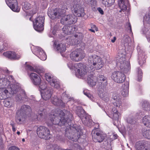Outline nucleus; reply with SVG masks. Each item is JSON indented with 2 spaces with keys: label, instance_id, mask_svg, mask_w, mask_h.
<instances>
[{
  "label": "nucleus",
  "instance_id": "59",
  "mask_svg": "<svg viewBox=\"0 0 150 150\" xmlns=\"http://www.w3.org/2000/svg\"><path fill=\"white\" fill-rule=\"evenodd\" d=\"M97 10L102 15L104 14V12L103 9L100 7H98L97 8Z\"/></svg>",
  "mask_w": 150,
  "mask_h": 150
},
{
  "label": "nucleus",
  "instance_id": "17",
  "mask_svg": "<svg viewBox=\"0 0 150 150\" xmlns=\"http://www.w3.org/2000/svg\"><path fill=\"white\" fill-rule=\"evenodd\" d=\"M148 142L145 141H141L136 143L135 147L137 150H149Z\"/></svg>",
  "mask_w": 150,
  "mask_h": 150
},
{
  "label": "nucleus",
  "instance_id": "47",
  "mask_svg": "<svg viewBox=\"0 0 150 150\" xmlns=\"http://www.w3.org/2000/svg\"><path fill=\"white\" fill-rule=\"evenodd\" d=\"M41 81V79L40 77H38L36 79L32 81V83L35 85H38L40 84Z\"/></svg>",
  "mask_w": 150,
  "mask_h": 150
},
{
  "label": "nucleus",
  "instance_id": "40",
  "mask_svg": "<svg viewBox=\"0 0 150 150\" xmlns=\"http://www.w3.org/2000/svg\"><path fill=\"white\" fill-rule=\"evenodd\" d=\"M66 136L68 138L71 140L73 141H76L78 139L79 137L78 133L75 134V135H74L73 136H69L67 134V131H66Z\"/></svg>",
  "mask_w": 150,
  "mask_h": 150
},
{
  "label": "nucleus",
  "instance_id": "45",
  "mask_svg": "<svg viewBox=\"0 0 150 150\" xmlns=\"http://www.w3.org/2000/svg\"><path fill=\"white\" fill-rule=\"evenodd\" d=\"M84 94L88 97L92 101H95V99L93 96L89 93L88 91L87 90H84L83 91Z\"/></svg>",
  "mask_w": 150,
  "mask_h": 150
},
{
  "label": "nucleus",
  "instance_id": "64",
  "mask_svg": "<svg viewBox=\"0 0 150 150\" xmlns=\"http://www.w3.org/2000/svg\"><path fill=\"white\" fill-rule=\"evenodd\" d=\"M146 38L149 41H150V35H148L147 34L146 35Z\"/></svg>",
  "mask_w": 150,
  "mask_h": 150
},
{
  "label": "nucleus",
  "instance_id": "33",
  "mask_svg": "<svg viewBox=\"0 0 150 150\" xmlns=\"http://www.w3.org/2000/svg\"><path fill=\"white\" fill-rule=\"evenodd\" d=\"M87 77L88 84L92 87L95 86L96 84V78L91 74L89 75Z\"/></svg>",
  "mask_w": 150,
  "mask_h": 150
},
{
  "label": "nucleus",
  "instance_id": "21",
  "mask_svg": "<svg viewBox=\"0 0 150 150\" xmlns=\"http://www.w3.org/2000/svg\"><path fill=\"white\" fill-rule=\"evenodd\" d=\"M113 100V104L116 107L115 108L118 110H121L122 109V103L121 101V98L119 95L115 94L113 95L112 98Z\"/></svg>",
  "mask_w": 150,
  "mask_h": 150
},
{
  "label": "nucleus",
  "instance_id": "7",
  "mask_svg": "<svg viewBox=\"0 0 150 150\" xmlns=\"http://www.w3.org/2000/svg\"><path fill=\"white\" fill-rule=\"evenodd\" d=\"M71 4L72 12L76 17H83L85 15L84 8L80 5V0H72Z\"/></svg>",
  "mask_w": 150,
  "mask_h": 150
},
{
  "label": "nucleus",
  "instance_id": "58",
  "mask_svg": "<svg viewBox=\"0 0 150 150\" xmlns=\"http://www.w3.org/2000/svg\"><path fill=\"white\" fill-rule=\"evenodd\" d=\"M108 0H102V3L105 6H108Z\"/></svg>",
  "mask_w": 150,
  "mask_h": 150
},
{
  "label": "nucleus",
  "instance_id": "22",
  "mask_svg": "<svg viewBox=\"0 0 150 150\" xmlns=\"http://www.w3.org/2000/svg\"><path fill=\"white\" fill-rule=\"evenodd\" d=\"M105 87L100 88L98 89V94L100 97L104 100L108 101L110 98V94L105 91Z\"/></svg>",
  "mask_w": 150,
  "mask_h": 150
},
{
  "label": "nucleus",
  "instance_id": "62",
  "mask_svg": "<svg viewBox=\"0 0 150 150\" xmlns=\"http://www.w3.org/2000/svg\"><path fill=\"white\" fill-rule=\"evenodd\" d=\"M11 125L12 126V129L13 131L14 132H15L16 129V128L15 127L14 125L13 124H11Z\"/></svg>",
  "mask_w": 150,
  "mask_h": 150
},
{
  "label": "nucleus",
  "instance_id": "14",
  "mask_svg": "<svg viewBox=\"0 0 150 150\" xmlns=\"http://www.w3.org/2000/svg\"><path fill=\"white\" fill-rule=\"evenodd\" d=\"M111 78L115 82L119 83H123L125 79V75L118 71L113 72L112 74Z\"/></svg>",
  "mask_w": 150,
  "mask_h": 150
},
{
  "label": "nucleus",
  "instance_id": "19",
  "mask_svg": "<svg viewBox=\"0 0 150 150\" xmlns=\"http://www.w3.org/2000/svg\"><path fill=\"white\" fill-rule=\"evenodd\" d=\"M77 30V28L74 26L65 25L62 28V33H64L63 35L64 36L66 35L71 34L75 33Z\"/></svg>",
  "mask_w": 150,
  "mask_h": 150
},
{
  "label": "nucleus",
  "instance_id": "52",
  "mask_svg": "<svg viewBox=\"0 0 150 150\" xmlns=\"http://www.w3.org/2000/svg\"><path fill=\"white\" fill-rule=\"evenodd\" d=\"M74 40L73 39L72 37H69L67 39L68 44L70 45H75L76 44V43H75V42H74Z\"/></svg>",
  "mask_w": 150,
  "mask_h": 150
},
{
  "label": "nucleus",
  "instance_id": "1",
  "mask_svg": "<svg viewBox=\"0 0 150 150\" xmlns=\"http://www.w3.org/2000/svg\"><path fill=\"white\" fill-rule=\"evenodd\" d=\"M55 113L52 112L51 114H49L45 118L46 123L49 126L52 124L58 125L61 126L65 125L67 123L70 125V122L73 119L72 114L68 111L66 112V115L61 110H55Z\"/></svg>",
  "mask_w": 150,
  "mask_h": 150
},
{
  "label": "nucleus",
  "instance_id": "48",
  "mask_svg": "<svg viewBox=\"0 0 150 150\" xmlns=\"http://www.w3.org/2000/svg\"><path fill=\"white\" fill-rule=\"evenodd\" d=\"M138 73V81H140L142 80V73L141 69L140 68H137Z\"/></svg>",
  "mask_w": 150,
  "mask_h": 150
},
{
  "label": "nucleus",
  "instance_id": "24",
  "mask_svg": "<svg viewBox=\"0 0 150 150\" xmlns=\"http://www.w3.org/2000/svg\"><path fill=\"white\" fill-rule=\"evenodd\" d=\"M52 103L56 106H60L61 107L64 106V103L62 102L60 98L58 97L57 95L53 96L51 99Z\"/></svg>",
  "mask_w": 150,
  "mask_h": 150
},
{
  "label": "nucleus",
  "instance_id": "26",
  "mask_svg": "<svg viewBox=\"0 0 150 150\" xmlns=\"http://www.w3.org/2000/svg\"><path fill=\"white\" fill-rule=\"evenodd\" d=\"M26 69L28 70L36 72L40 75H42L41 74L45 72V70L42 67H38L35 68L29 65H27Z\"/></svg>",
  "mask_w": 150,
  "mask_h": 150
},
{
  "label": "nucleus",
  "instance_id": "11",
  "mask_svg": "<svg viewBox=\"0 0 150 150\" xmlns=\"http://www.w3.org/2000/svg\"><path fill=\"white\" fill-rule=\"evenodd\" d=\"M13 77L12 76H9L6 78H0V88H4L9 87H11L13 85Z\"/></svg>",
  "mask_w": 150,
  "mask_h": 150
},
{
  "label": "nucleus",
  "instance_id": "4",
  "mask_svg": "<svg viewBox=\"0 0 150 150\" xmlns=\"http://www.w3.org/2000/svg\"><path fill=\"white\" fill-rule=\"evenodd\" d=\"M88 67L91 70L94 68L98 70L102 68L103 64L100 57L94 54L89 57L88 59Z\"/></svg>",
  "mask_w": 150,
  "mask_h": 150
},
{
  "label": "nucleus",
  "instance_id": "42",
  "mask_svg": "<svg viewBox=\"0 0 150 150\" xmlns=\"http://www.w3.org/2000/svg\"><path fill=\"white\" fill-rule=\"evenodd\" d=\"M143 108L146 110H150V106L149 102L146 100H143L142 102Z\"/></svg>",
  "mask_w": 150,
  "mask_h": 150
},
{
  "label": "nucleus",
  "instance_id": "57",
  "mask_svg": "<svg viewBox=\"0 0 150 150\" xmlns=\"http://www.w3.org/2000/svg\"><path fill=\"white\" fill-rule=\"evenodd\" d=\"M91 4L92 6H96L97 5V2L96 0H91Z\"/></svg>",
  "mask_w": 150,
  "mask_h": 150
},
{
  "label": "nucleus",
  "instance_id": "63",
  "mask_svg": "<svg viewBox=\"0 0 150 150\" xmlns=\"http://www.w3.org/2000/svg\"><path fill=\"white\" fill-rule=\"evenodd\" d=\"M116 38L115 37H114L113 38V39H112L111 40V41L112 43H114L115 41L116 40Z\"/></svg>",
  "mask_w": 150,
  "mask_h": 150
},
{
  "label": "nucleus",
  "instance_id": "20",
  "mask_svg": "<svg viewBox=\"0 0 150 150\" xmlns=\"http://www.w3.org/2000/svg\"><path fill=\"white\" fill-rule=\"evenodd\" d=\"M10 91L11 93V88L9 87L5 88H0V99L4 100L8 98L10 94Z\"/></svg>",
  "mask_w": 150,
  "mask_h": 150
},
{
  "label": "nucleus",
  "instance_id": "9",
  "mask_svg": "<svg viewBox=\"0 0 150 150\" xmlns=\"http://www.w3.org/2000/svg\"><path fill=\"white\" fill-rule=\"evenodd\" d=\"M93 141L95 142H102L106 137V134L100 131L99 129L95 128L91 132Z\"/></svg>",
  "mask_w": 150,
  "mask_h": 150
},
{
  "label": "nucleus",
  "instance_id": "49",
  "mask_svg": "<svg viewBox=\"0 0 150 150\" xmlns=\"http://www.w3.org/2000/svg\"><path fill=\"white\" fill-rule=\"evenodd\" d=\"M39 85L40 88L42 90V91H44L45 89L47 88V87L46 83L45 82H42L41 81Z\"/></svg>",
  "mask_w": 150,
  "mask_h": 150
},
{
  "label": "nucleus",
  "instance_id": "34",
  "mask_svg": "<svg viewBox=\"0 0 150 150\" xmlns=\"http://www.w3.org/2000/svg\"><path fill=\"white\" fill-rule=\"evenodd\" d=\"M142 122L144 125L150 128V115H146L144 116Z\"/></svg>",
  "mask_w": 150,
  "mask_h": 150
},
{
  "label": "nucleus",
  "instance_id": "12",
  "mask_svg": "<svg viewBox=\"0 0 150 150\" xmlns=\"http://www.w3.org/2000/svg\"><path fill=\"white\" fill-rule=\"evenodd\" d=\"M33 47V48H31L33 53L41 60H45L47 59V55L43 49L39 47Z\"/></svg>",
  "mask_w": 150,
  "mask_h": 150
},
{
  "label": "nucleus",
  "instance_id": "37",
  "mask_svg": "<svg viewBox=\"0 0 150 150\" xmlns=\"http://www.w3.org/2000/svg\"><path fill=\"white\" fill-rule=\"evenodd\" d=\"M126 120L127 122L131 124H135L137 122V120L132 115H129L128 117L127 118Z\"/></svg>",
  "mask_w": 150,
  "mask_h": 150
},
{
  "label": "nucleus",
  "instance_id": "2",
  "mask_svg": "<svg viewBox=\"0 0 150 150\" xmlns=\"http://www.w3.org/2000/svg\"><path fill=\"white\" fill-rule=\"evenodd\" d=\"M68 9V8L65 6L62 8L49 9L47 14L52 19L61 18V23L62 24L70 25L76 22L77 18L74 14L65 15L66 10Z\"/></svg>",
  "mask_w": 150,
  "mask_h": 150
},
{
  "label": "nucleus",
  "instance_id": "54",
  "mask_svg": "<svg viewBox=\"0 0 150 150\" xmlns=\"http://www.w3.org/2000/svg\"><path fill=\"white\" fill-rule=\"evenodd\" d=\"M126 28L129 30V32H132L131 25L129 22H128L126 23Z\"/></svg>",
  "mask_w": 150,
  "mask_h": 150
},
{
  "label": "nucleus",
  "instance_id": "15",
  "mask_svg": "<svg viewBox=\"0 0 150 150\" xmlns=\"http://www.w3.org/2000/svg\"><path fill=\"white\" fill-rule=\"evenodd\" d=\"M46 80L49 82L51 86L57 89L60 88L59 81L57 79L52 78L49 74H46L45 75Z\"/></svg>",
  "mask_w": 150,
  "mask_h": 150
},
{
  "label": "nucleus",
  "instance_id": "35",
  "mask_svg": "<svg viewBox=\"0 0 150 150\" xmlns=\"http://www.w3.org/2000/svg\"><path fill=\"white\" fill-rule=\"evenodd\" d=\"M137 50L138 52V59L139 60V64L141 65L142 64V61L141 59L144 57V52L143 51L140 49V47L139 46H137Z\"/></svg>",
  "mask_w": 150,
  "mask_h": 150
},
{
  "label": "nucleus",
  "instance_id": "16",
  "mask_svg": "<svg viewBox=\"0 0 150 150\" xmlns=\"http://www.w3.org/2000/svg\"><path fill=\"white\" fill-rule=\"evenodd\" d=\"M5 1L6 4L13 11L17 12L20 11V8L16 0H5Z\"/></svg>",
  "mask_w": 150,
  "mask_h": 150
},
{
  "label": "nucleus",
  "instance_id": "56",
  "mask_svg": "<svg viewBox=\"0 0 150 150\" xmlns=\"http://www.w3.org/2000/svg\"><path fill=\"white\" fill-rule=\"evenodd\" d=\"M8 150H20V149L18 147L13 146L10 147Z\"/></svg>",
  "mask_w": 150,
  "mask_h": 150
},
{
  "label": "nucleus",
  "instance_id": "60",
  "mask_svg": "<svg viewBox=\"0 0 150 150\" xmlns=\"http://www.w3.org/2000/svg\"><path fill=\"white\" fill-rule=\"evenodd\" d=\"M3 48L1 49V52H2V51L3 50H4V49L6 50L7 49V46L8 45L6 43H4L3 44Z\"/></svg>",
  "mask_w": 150,
  "mask_h": 150
},
{
  "label": "nucleus",
  "instance_id": "36",
  "mask_svg": "<svg viewBox=\"0 0 150 150\" xmlns=\"http://www.w3.org/2000/svg\"><path fill=\"white\" fill-rule=\"evenodd\" d=\"M4 103V106L8 108H10L13 106L14 104L13 100L11 99L5 100Z\"/></svg>",
  "mask_w": 150,
  "mask_h": 150
},
{
  "label": "nucleus",
  "instance_id": "5",
  "mask_svg": "<svg viewBox=\"0 0 150 150\" xmlns=\"http://www.w3.org/2000/svg\"><path fill=\"white\" fill-rule=\"evenodd\" d=\"M122 53L120 52L119 53L120 58L117 62V64L119 67L121 71L125 73H127L130 69V64L128 61H125V52L124 50Z\"/></svg>",
  "mask_w": 150,
  "mask_h": 150
},
{
  "label": "nucleus",
  "instance_id": "30",
  "mask_svg": "<svg viewBox=\"0 0 150 150\" xmlns=\"http://www.w3.org/2000/svg\"><path fill=\"white\" fill-rule=\"evenodd\" d=\"M21 113L23 115H28L31 111L30 107L28 105H22L20 110Z\"/></svg>",
  "mask_w": 150,
  "mask_h": 150
},
{
  "label": "nucleus",
  "instance_id": "27",
  "mask_svg": "<svg viewBox=\"0 0 150 150\" xmlns=\"http://www.w3.org/2000/svg\"><path fill=\"white\" fill-rule=\"evenodd\" d=\"M97 81L99 84V87L98 89L100 88H105L107 85L106 78L104 77L103 75H100L97 78Z\"/></svg>",
  "mask_w": 150,
  "mask_h": 150
},
{
  "label": "nucleus",
  "instance_id": "41",
  "mask_svg": "<svg viewBox=\"0 0 150 150\" xmlns=\"http://www.w3.org/2000/svg\"><path fill=\"white\" fill-rule=\"evenodd\" d=\"M61 99L62 100V102L64 103V104H65V103H67L69 101H70L71 100L70 97L65 93L62 94V96L61 97Z\"/></svg>",
  "mask_w": 150,
  "mask_h": 150
},
{
  "label": "nucleus",
  "instance_id": "8",
  "mask_svg": "<svg viewBox=\"0 0 150 150\" xmlns=\"http://www.w3.org/2000/svg\"><path fill=\"white\" fill-rule=\"evenodd\" d=\"M37 133L40 138L46 140L50 139L51 137L49 129L43 126H40L37 128Z\"/></svg>",
  "mask_w": 150,
  "mask_h": 150
},
{
  "label": "nucleus",
  "instance_id": "10",
  "mask_svg": "<svg viewBox=\"0 0 150 150\" xmlns=\"http://www.w3.org/2000/svg\"><path fill=\"white\" fill-rule=\"evenodd\" d=\"M45 18L42 16H40L36 18L33 21V28L35 30L40 32L44 29L43 24Z\"/></svg>",
  "mask_w": 150,
  "mask_h": 150
},
{
  "label": "nucleus",
  "instance_id": "46",
  "mask_svg": "<svg viewBox=\"0 0 150 150\" xmlns=\"http://www.w3.org/2000/svg\"><path fill=\"white\" fill-rule=\"evenodd\" d=\"M58 146L56 144H54V145L50 144L48 145L47 146V149H49V150H57L58 149Z\"/></svg>",
  "mask_w": 150,
  "mask_h": 150
},
{
  "label": "nucleus",
  "instance_id": "13",
  "mask_svg": "<svg viewBox=\"0 0 150 150\" xmlns=\"http://www.w3.org/2000/svg\"><path fill=\"white\" fill-rule=\"evenodd\" d=\"M82 52L81 50H79L72 51L70 55L71 59L75 62L81 61L84 57V55Z\"/></svg>",
  "mask_w": 150,
  "mask_h": 150
},
{
  "label": "nucleus",
  "instance_id": "51",
  "mask_svg": "<svg viewBox=\"0 0 150 150\" xmlns=\"http://www.w3.org/2000/svg\"><path fill=\"white\" fill-rule=\"evenodd\" d=\"M29 76L31 81L34 80V79L38 78V77H40V76L37 74L35 73H31L30 74Z\"/></svg>",
  "mask_w": 150,
  "mask_h": 150
},
{
  "label": "nucleus",
  "instance_id": "39",
  "mask_svg": "<svg viewBox=\"0 0 150 150\" xmlns=\"http://www.w3.org/2000/svg\"><path fill=\"white\" fill-rule=\"evenodd\" d=\"M143 136L145 138L150 139V130H147L144 128L142 130Z\"/></svg>",
  "mask_w": 150,
  "mask_h": 150
},
{
  "label": "nucleus",
  "instance_id": "25",
  "mask_svg": "<svg viewBox=\"0 0 150 150\" xmlns=\"http://www.w3.org/2000/svg\"><path fill=\"white\" fill-rule=\"evenodd\" d=\"M3 55L8 58L13 59H18L21 57V55L16 54L14 52L11 51L4 52Z\"/></svg>",
  "mask_w": 150,
  "mask_h": 150
},
{
  "label": "nucleus",
  "instance_id": "23",
  "mask_svg": "<svg viewBox=\"0 0 150 150\" xmlns=\"http://www.w3.org/2000/svg\"><path fill=\"white\" fill-rule=\"evenodd\" d=\"M82 115H81L80 117L83 123L89 127H91L93 125L94 123L90 118V116L85 113Z\"/></svg>",
  "mask_w": 150,
  "mask_h": 150
},
{
  "label": "nucleus",
  "instance_id": "31",
  "mask_svg": "<svg viewBox=\"0 0 150 150\" xmlns=\"http://www.w3.org/2000/svg\"><path fill=\"white\" fill-rule=\"evenodd\" d=\"M129 84V82L126 81L122 86V90L121 91V94L123 97H126L128 95Z\"/></svg>",
  "mask_w": 150,
  "mask_h": 150
},
{
  "label": "nucleus",
  "instance_id": "55",
  "mask_svg": "<svg viewBox=\"0 0 150 150\" xmlns=\"http://www.w3.org/2000/svg\"><path fill=\"white\" fill-rule=\"evenodd\" d=\"M115 0H108V6H110L113 5Z\"/></svg>",
  "mask_w": 150,
  "mask_h": 150
},
{
  "label": "nucleus",
  "instance_id": "53",
  "mask_svg": "<svg viewBox=\"0 0 150 150\" xmlns=\"http://www.w3.org/2000/svg\"><path fill=\"white\" fill-rule=\"evenodd\" d=\"M73 64V63L72 61H70L67 63V65L69 68L71 69H74V65Z\"/></svg>",
  "mask_w": 150,
  "mask_h": 150
},
{
  "label": "nucleus",
  "instance_id": "18",
  "mask_svg": "<svg viewBox=\"0 0 150 150\" xmlns=\"http://www.w3.org/2000/svg\"><path fill=\"white\" fill-rule=\"evenodd\" d=\"M40 92L42 98L45 100H49L53 93L52 88L49 87L47 88L44 91H41Z\"/></svg>",
  "mask_w": 150,
  "mask_h": 150
},
{
  "label": "nucleus",
  "instance_id": "50",
  "mask_svg": "<svg viewBox=\"0 0 150 150\" xmlns=\"http://www.w3.org/2000/svg\"><path fill=\"white\" fill-rule=\"evenodd\" d=\"M45 109H40V110L39 111L38 113V115L37 116V119L38 120H41V117H42L43 115V113L44 112Z\"/></svg>",
  "mask_w": 150,
  "mask_h": 150
},
{
  "label": "nucleus",
  "instance_id": "29",
  "mask_svg": "<svg viewBox=\"0 0 150 150\" xmlns=\"http://www.w3.org/2000/svg\"><path fill=\"white\" fill-rule=\"evenodd\" d=\"M118 4L121 9L120 12L124 11L127 9L128 5V0H119Z\"/></svg>",
  "mask_w": 150,
  "mask_h": 150
},
{
  "label": "nucleus",
  "instance_id": "43",
  "mask_svg": "<svg viewBox=\"0 0 150 150\" xmlns=\"http://www.w3.org/2000/svg\"><path fill=\"white\" fill-rule=\"evenodd\" d=\"M22 8L24 11L26 10L30 9L32 7V6L29 3L27 2H24L22 4Z\"/></svg>",
  "mask_w": 150,
  "mask_h": 150
},
{
  "label": "nucleus",
  "instance_id": "32",
  "mask_svg": "<svg viewBox=\"0 0 150 150\" xmlns=\"http://www.w3.org/2000/svg\"><path fill=\"white\" fill-rule=\"evenodd\" d=\"M119 110H118L115 107H113L112 108V112L113 114L112 119L115 121H117L119 119H120L121 117V114L118 112Z\"/></svg>",
  "mask_w": 150,
  "mask_h": 150
},
{
  "label": "nucleus",
  "instance_id": "44",
  "mask_svg": "<svg viewBox=\"0 0 150 150\" xmlns=\"http://www.w3.org/2000/svg\"><path fill=\"white\" fill-rule=\"evenodd\" d=\"M143 22L144 24L147 23L150 24V13L146 14L144 16Z\"/></svg>",
  "mask_w": 150,
  "mask_h": 150
},
{
  "label": "nucleus",
  "instance_id": "28",
  "mask_svg": "<svg viewBox=\"0 0 150 150\" xmlns=\"http://www.w3.org/2000/svg\"><path fill=\"white\" fill-rule=\"evenodd\" d=\"M54 49L60 52L61 54L65 52L66 49L65 45L64 43L57 44V42H55L54 43Z\"/></svg>",
  "mask_w": 150,
  "mask_h": 150
},
{
  "label": "nucleus",
  "instance_id": "3",
  "mask_svg": "<svg viewBox=\"0 0 150 150\" xmlns=\"http://www.w3.org/2000/svg\"><path fill=\"white\" fill-rule=\"evenodd\" d=\"M11 93L17 94L16 100L17 103L19 104L27 100L28 97L24 91L21 89L20 84L16 83L13 85L11 87Z\"/></svg>",
  "mask_w": 150,
  "mask_h": 150
},
{
  "label": "nucleus",
  "instance_id": "38",
  "mask_svg": "<svg viewBox=\"0 0 150 150\" xmlns=\"http://www.w3.org/2000/svg\"><path fill=\"white\" fill-rule=\"evenodd\" d=\"M24 115L23 114L21 113L20 112L18 111L16 113V121L18 123H20L21 119Z\"/></svg>",
  "mask_w": 150,
  "mask_h": 150
},
{
  "label": "nucleus",
  "instance_id": "61",
  "mask_svg": "<svg viewBox=\"0 0 150 150\" xmlns=\"http://www.w3.org/2000/svg\"><path fill=\"white\" fill-rule=\"evenodd\" d=\"M3 72L7 73L10 74V71H9L7 69L5 68L2 70Z\"/></svg>",
  "mask_w": 150,
  "mask_h": 150
},
{
  "label": "nucleus",
  "instance_id": "6",
  "mask_svg": "<svg viewBox=\"0 0 150 150\" xmlns=\"http://www.w3.org/2000/svg\"><path fill=\"white\" fill-rule=\"evenodd\" d=\"M75 75L78 78L85 79L89 75L88 68L81 63L76 64L74 66Z\"/></svg>",
  "mask_w": 150,
  "mask_h": 150
}]
</instances>
